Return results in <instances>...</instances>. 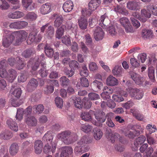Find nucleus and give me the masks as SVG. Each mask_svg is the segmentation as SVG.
Returning a JSON list of instances; mask_svg holds the SVG:
<instances>
[{
    "label": "nucleus",
    "instance_id": "473e14b6",
    "mask_svg": "<svg viewBox=\"0 0 157 157\" xmlns=\"http://www.w3.org/2000/svg\"><path fill=\"white\" fill-rule=\"evenodd\" d=\"M73 102L74 103L75 106L78 108L80 109L82 108V103L81 99L75 96L72 97Z\"/></svg>",
    "mask_w": 157,
    "mask_h": 157
},
{
    "label": "nucleus",
    "instance_id": "774afa93",
    "mask_svg": "<svg viewBox=\"0 0 157 157\" xmlns=\"http://www.w3.org/2000/svg\"><path fill=\"white\" fill-rule=\"evenodd\" d=\"M27 77L26 74L21 73L18 76V81L19 82H24L27 79Z\"/></svg>",
    "mask_w": 157,
    "mask_h": 157
},
{
    "label": "nucleus",
    "instance_id": "49530a36",
    "mask_svg": "<svg viewBox=\"0 0 157 157\" xmlns=\"http://www.w3.org/2000/svg\"><path fill=\"white\" fill-rule=\"evenodd\" d=\"M141 16L143 17L149 18L150 17L151 14L149 11L145 9H143L141 10Z\"/></svg>",
    "mask_w": 157,
    "mask_h": 157
},
{
    "label": "nucleus",
    "instance_id": "052dcab7",
    "mask_svg": "<svg viewBox=\"0 0 157 157\" xmlns=\"http://www.w3.org/2000/svg\"><path fill=\"white\" fill-rule=\"evenodd\" d=\"M81 86L86 87H88L89 85L88 80L87 78L84 77L81 78L80 79Z\"/></svg>",
    "mask_w": 157,
    "mask_h": 157
},
{
    "label": "nucleus",
    "instance_id": "58836bf2",
    "mask_svg": "<svg viewBox=\"0 0 157 157\" xmlns=\"http://www.w3.org/2000/svg\"><path fill=\"white\" fill-rule=\"evenodd\" d=\"M24 113V109L22 108H19L17 109L16 118L17 120L21 121L23 119V115Z\"/></svg>",
    "mask_w": 157,
    "mask_h": 157
},
{
    "label": "nucleus",
    "instance_id": "5701e85b",
    "mask_svg": "<svg viewBox=\"0 0 157 157\" xmlns=\"http://www.w3.org/2000/svg\"><path fill=\"white\" fill-rule=\"evenodd\" d=\"M13 133L9 130H5L0 134V138L4 140H9L13 136Z\"/></svg>",
    "mask_w": 157,
    "mask_h": 157
},
{
    "label": "nucleus",
    "instance_id": "37998d69",
    "mask_svg": "<svg viewBox=\"0 0 157 157\" xmlns=\"http://www.w3.org/2000/svg\"><path fill=\"white\" fill-rule=\"evenodd\" d=\"M34 112L35 113L39 114L42 113L44 109V106L42 105H39L33 107Z\"/></svg>",
    "mask_w": 157,
    "mask_h": 157
},
{
    "label": "nucleus",
    "instance_id": "8fccbe9b",
    "mask_svg": "<svg viewBox=\"0 0 157 157\" xmlns=\"http://www.w3.org/2000/svg\"><path fill=\"white\" fill-rule=\"evenodd\" d=\"M34 50L33 49H29L24 51L22 53L23 56L25 58H28L34 53Z\"/></svg>",
    "mask_w": 157,
    "mask_h": 157
},
{
    "label": "nucleus",
    "instance_id": "3c124183",
    "mask_svg": "<svg viewBox=\"0 0 157 157\" xmlns=\"http://www.w3.org/2000/svg\"><path fill=\"white\" fill-rule=\"evenodd\" d=\"M55 102L57 107L61 108L63 106V101L60 97H56L55 99Z\"/></svg>",
    "mask_w": 157,
    "mask_h": 157
},
{
    "label": "nucleus",
    "instance_id": "6e6552de",
    "mask_svg": "<svg viewBox=\"0 0 157 157\" xmlns=\"http://www.w3.org/2000/svg\"><path fill=\"white\" fill-rule=\"evenodd\" d=\"M94 112L90 110L89 112L83 111L80 115V117L82 120L86 121H90L92 120L91 114L94 113Z\"/></svg>",
    "mask_w": 157,
    "mask_h": 157
},
{
    "label": "nucleus",
    "instance_id": "680f3d73",
    "mask_svg": "<svg viewBox=\"0 0 157 157\" xmlns=\"http://www.w3.org/2000/svg\"><path fill=\"white\" fill-rule=\"evenodd\" d=\"M80 75L84 77H87L88 75V71L85 65L82 66V69L80 72Z\"/></svg>",
    "mask_w": 157,
    "mask_h": 157
},
{
    "label": "nucleus",
    "instance_id": "0e129e2a",
    "mask_svg": "<svg viewBox=\"0 0 157 157\" xmlns=\"http://www.w3.org/2000/svg\"><path fill=\"white\" fill-rule=\"evenodd\" d=\"M12 94L16 97L19 98L21 94V89L19 88H17L13 92Z\"/></svg>",
    "mask_w": 157,
    "mask_h": 157
},
{
    "label": "nucleus",
    "instance_id": "b1692460",
    "mask_svg": "<svg viewBox=\"0 0 157 157\" xmlns=\"http://www.w3.org/2000/svg\"><path fill=\"white\" fill-rule=\"evenodd\" d=\"M118 83L117 79L112 75H109L107 79L106 84L108 86H113L117 85Z\"/></svg>",
    "mask_w": 157,
    "mask_h": 157
},
{
    "label": "nucleus",
    "instance_id": "c756f323",
    "mask_svg": "<svg viewBox=\"0 0 157 157\" xmlns=\"http://www.w3.org/2000/svg\"><path fill=\"white\" fill-rule=\"evenodd\" d=\"M53 16L56 17L54 21V26L56 27H59L62 24L63 21V19L62 16H58L57 14H54Z\"/></svg>",
    "mask_w": 157,
    "mask_h": 157
},
{
    "label": "nucleus",
    "instance_id": "bb28decb",
    "mask_svg": "<svg viewBox=\"0 0 157 157\" xmlns=\"http://www.w3.org/2000/svg\"><path fill=\"white\" fill-rule=\"evenodd\" d=\"M40 10V12L42 14H47L51 11V4L50 3H46L41 6Z\"/></svg>",
    "mask_w": 157,
    "mask_h": 157
},
{
    "label": "nucleus",
    "instance_id": "4c0bfd02",
    "mask_svg": "<svg viewBox=\"0 0 157 157\" xmlns=\"http://www.w3.org/2000/svg\"><path fill=\"white\" fill-rule=\"evenodd\" d=\"M46 65L41 66V68L38 71V73L42 77H44L47 76L48 74V71L46 68Z\"/></svg>",
    "mask_w": 157,
    "mask_h": 157
},
{
    "label": "nucleus",
    "instance_id": "f257e3e1",
    "mask_svg": "<svg viewBox=\"0 0 157 157\" xmlns=\"http://www.w3.org/2000/svg\"><path fill=\"white\" fill-rule=\"evenodd\" d=\"M57 137L64 144L69 145L75 142L77 139V136L75 132L66 130L59 133Z\"/></svg>",
    "mask_w": 157,
    "mask_h": 157
},
{
    "label": "nucleus",
    "instance_id": "bf43d9fd",
    "mask_svg": "<svg viewBox=\"0 0 157 157\" xmlns=\"http://www.w3.org/2000/svg\"><path fill=\"white\" fill-rule=\"evenodd\" d=\"M59 81L63 86H67L69 83V80L65 76L61 77L59 79Z\"/></svg>",
    "mask_w": 157,
    "mask_h": 157
},
{
    "label": "nucleus",
    "instance_id": "c85d7f7f",
    "mask_svg": "<svg viewBox=\"0 0 157 157\" xmlns=\"http://www.w3.org/2000/svg\"><path fill=\"white\" fill-rule=\"evenodd\" d=\"M52 149L51 148V147L48 144L45 145L44 148V151L46 154H47L50 152H52V153H54L55 151L56 144L55 143H52Z\"/></svg>",
    "mask_w": 157,
    "mask_h": 157
},
{
    "label": "nucleus",
    "instance_id": "f704fd0d",
    "mask_svg": "<svg viewBox=\"0 0 157 157\" xmlns=\"http://www.w3.org/2000/svg\"><path fill=\"white\" fill-rule=\"evenodd\" d=\"M10 7V5L5 0H0V9L2 10H7Z\"/></svg>",
    "mask_w": 157,
    "mask_h": 157
},
{
    "label": "nucleus",
    "instance_id": "c9c22d12",
    "mask_svg": "<svg viewBox=\"0 0 157 157\" xmlns=\"http://www.w3.org/2000/svg\"><path fill=\"white\" fill-rule=\"evenodd\" d=\"M53 137L52 133L50 132H48L43 137V139L48 143H51L53 140Z\"/></svg>",
    "mask_w": 157,
    "mask_h": 157
},
{
    "label": "nucleus",
    "instance_id": "7c9ffc66",
    "mask_svg": "<svg viewBox=\"0 0 157 157\" xmlns=\"http://www.w3.org/2000/svg\"><path fill=\"white\" fill-rule=\"evenodd\" d=\"M99 21L100 25L102 26V24L105 26H107L108 25L109 23V21L106 14L101 16Z\"/></svg>",
    "mask_w": 157,
    "mask_h": 157
},
{
    "label": "nucleus",
    "instance_id": "20e7f679",
    "mask_svg": "<svg viewBox=\"0 0 157 157\" xmlns=\"http://www.w3.org/2000/svg\"><path fill=\"white\" fill-rule=\"evenodd\" d=\"M15 37L13 33L5 36L4 35L2 39V45L5 47H8L11 44L12 41L15 40Z\"/></svg>",
    "mask_w": 157,
    "mask_h": 157
},
{
    "label": "nucleus",
    "instance_id": "a878e982",
    "mask_svg": "<svg viewBox=\"0 0 157 157\" xmlns=\"http://www.w3.org/2000/svg\"><path fill=\"white\" fill-rule=\"evenodd\" d=\"M114 11L119 13L126 16L128 13V11L122 6H117L114 7Z\"/></svg>",
    "mask_w": 157,
    "mask_h": 157
},
{
    "label": "nucleus",
    "instance_id": "412c9836",
    "mask_svg": "<svg viewBox=\"0 0 157 157\" xmlns=\"http://www.w3.org/2000/svg\"><path fill=\"white\" fill-rule=\"evenodd\" d=\"M141 36L144 39H150L153 36V33L151 29H144L142 30Z\"/></svg>",
    "mask_w": 157,
    "mask_h": 157
},
{
    "label": "nucleus",
    "instance_id": "f03ea898",
    "mask_svg": "<svg viewBox=\"0 0 157 157\" xmlns=\"http://www.w3.org/2000/svg\"><path fill=\"white\" fill-rule=\"evenodd\" d=\"M15 37L16 44L18 45L21 42L22 40H25L28 36V33L24 30H20L13 33Z\"/></svg>",
    "mask_w": 157,
    "mask_h": 157
},
{
    "label": "nucleus",
    "instance_id": "2eb2a0df",
    "mask_svg": "<svg viewBox=\"0 0 157 157\" xmlns=\"http://www.w3.org/2000/svg\"><path fill=\"white\" fill-rule=\"evenodd\" d=\"M73 7V2L71 0H68L63 4V8L65 12H69L72 10Z\"/></svg>",
    "mask_w": 157,
    "mask_h": 157
},
{
    "label": "nucleus",
    "instance_id": "603ef678",
    "mask_svg": "<svg viewBox=\"0 0 157 157\" xmlns=\"http://www.w3.org/2000/svg\"><path fill=\"white\" fill-rule=\"evenodd\" d=\"M88 98L91 100H96L100 99L99 95L94 93H90L88 94Z\"/></svg>",
    "mask_w": 157,
    "mask_h": 157
},
{
    "label": "nucleus",
    "instance_id": "393cba45",
    "mask_svg": "<svg viewBox=\"0 0 157 157\" xmlns=\"http://www.w3.org/2000/svg\"><path fill=\"white\" fill-rule=\"evenodd\" d=\"M25 123L29 126H34L36 125L37 123L35 118L33 116H30L25 119Z\"/></svg>",
    "mask_w": 157,
    "mask_h": 157
},
{
    "label": "nucleus",
    "instance_id": "4be33fe9",
    "mask_svg": "<svg viewBox=\"0 0 157 157\" xmlns=\"http://www.w3.org/2000/svg\"><path fill=\"white\" fill-rule=\"evenodd\" d=\"M21 2L23 7L29 10L34 8V4L32 0H22Z\"/></svg>",
    "mask_w": 157,
    "mask_h": 157
},
{
    "label": "nucleus",
    "instance_id": "9d476101",
    "mask_svg": "<svg viewBox=\"0 0 157 157\" xmlns=\"http://www.w3.org/2000/svg\"><path fill=\"white\" fill-rule=\"evenodd\" d=\"M95 118L101 123L104 122L106 120L105 114L103 111H99L94 113Z\"/></svg>",
    "mask_w": 157,
    "mask_h": 157
},
{
    "label": "nucleus",
    "instance_id": "09e8293b",
    "mask_svg": "<svg viewBox=\"0 0 157 157\" xmlns=\"http://www.w3.org/2000/svg\"><path fill=\"white\" fill-rule=\"evenodd\" d=\"M64 29L62 26L58 28L56 33V37L58 39H60L64 33Z\"/></svg>",
    "mask_w": 157,
    "mask_h": 157
},
{
    "label": "nucleus",
    "instance_id": "39448f33",
    "mask_svg": "<svg viewBox=\"0 0 157 157\" xmlns=\"http://www.w3.org/2000/svg\"><path fill=\"white\" fill-rule=\"evenodd\" d=\"M94 36L95 39L98 41L102 40L104 36V32L100 27H97L94 31Z\"/></svg>",
    "mask_w": 157,
    "mask_h": 157
},
{
    "label": "nucleus",
    "instance_id": "6e6d98bb",
    "mask_svg": "<svg viewBox=\"0 0 157 157\" xmlns=\"http://www.w3.org/2000/svg\"><path fill=\"white\" fill-rule=\"evenodd\" d=\"M8 75L11 78V80L13 81L17 77V72L15 70L11 69L8 71Z\"/></svg>",
    "mask_w": 157,
    "mask_h": 157
},
{
    "label": "nucleus",
    "instance_id": "4468645a",
    "mask_svg": "<svg viewBox=\"0 0 157 157\" xmlns=\"http://www.w3.org/2000/svg\"><path fill=\"white\" fill-rule=\"evenodd\" d=\"M140 3L135 1H130L127 3V7L130 10H137L139 8Z\"/></svg>",
    "mask_w": 157,
    "mask_h": 157
},
{
    "label": "nucleus",
    "instance_id": "c03bdc74",
    "mask_svg": "<svg viewBox=\"0 0 157 157\" xmlns=\"http://www.w3.org/2000/svg\"><path fill=\"white\" fill-rule=\"evenodd\" d=\"M62 42L67 46L71 45V39L69 36H65L62 37Z\"/></svg>",
    "mask_w": 157,
    "mask_h": 157
},
{
    "label": "nucleus",
    "instance_id": "0eeeda50",
    "mask_svg": "<svg viewBox=\"0 0 157 157\" xmlns=\"http://www.w3.org/2000/svg\"><path fill=\"white\" fill-rule=\"evenodd\" d=\"M131 76L132 78L137 85L142 84L144 81V79L143 77L135 73H131Z\"/></svg>",
    "mask_w": 157,
    "mask_h": 157
},
{
    "label": "nucleus",
    "instance_id": "1a4fd4ad",
    "mask_svg": "<svg viewBox=\"0 0 157 157\" xmlns=\"http://www.w3.org/2000/svg\"><path fill=\"white\" fill-rule=\"evenodd\" d=\"M38 84V82L36 79L33 78L29 82L27 86V89L29 91H32L35 90Z\"/></svg>",
    "mask_w": 157,
    "mask_h": 157
},
{
    "label": "nucleus",
    "instance_id": "dca6fc26",
    "mask_svg": "<svg viewBox=\"0 0 157 157\" xmlns=\"http://www.w3.org/2000/svg\"><path fill=\"white\" fill-rule=\"evenodd\" d=\"M123 70V69L121 66L116 65L113 69L112 73L114 75L120 77L122 76Z\"/></svg>",
    "mask_w": 157,
    "mask_h": 157
},
{
    "label": "nucleus",
    "instance_id": "e433bc0d",
    "mask_svg": "<svg viewBox=\"0 0 157 157\" xmlns=\"http://www.w3.org/2000/svg\"><path fill=\"white\" fill-rule=\"evenodd\" d=\"M107 31L112 36H115L117 33L116 27L114 25H112L108 27L107 28Z\"/></svg>",
    "mask_w": 157,
    "mask_h": 157
},
{
    "label": "nucleus",
    "instance_id": "4d7b16f0",
    "mask_svg": "<svg viewBox=\"0 0 157 157\" xmlns=\"http://www.w3.org/2000/svg\"><path fill=\"white\" fill-rule=\"evenodd\" d=\"M147 141L148 143L151 145H154L156 144V141L155 139L149 134H146Z\"/></svg>",
    "mask_w": 157,
    "mask_h": 157
},
{
    "label": "nucleus",
    "instance_id": "aec40b11",
    "mask_svg": "<svg viewBox=\"0 0 157 157\" xmlns=\"http://www.w3.org/2000/svg\"><path fill=\"white\" fill-rule=\"evenodd\" d=\"M43 144L42 142L40 140L35 141L34 143V149L35 152L36 154H39L42 152Z\"/></svg>",
    "mask_w": 157,
    "mask_h": 157
},
{
    "label": "nucleus",
    "instance_id": "72a5a7b5",
    "mask_svg": "<svg viewBox=\"0 0 157 157\" xmlns=\"http://www.w3.org/2000/svg\"><path fill=\"white\" fill-rule=\"evenodd\" d=\"M54 29L51 26H48L46 31L45 36L48 38H51L54 36Z\"/></svg>",
    "mask_w": 157,
    "mask_h": 157
},
{
    "label": "nucleus",
    "instance_id": "864d4df0",
    "mask_svg": "<svg viewBox=\"0 0 157 157\" xmlns=\"http://www.w3.org/2000/svg\"><path fill=\"white\" fill-rule=\"evenodd\" d=\"M90 142V141L88 140L87 137L86 136H84L77 142V144L78 145H84Z\"/></svg>",
    "mask_w": 157,
    "mask_h": 157
},
{
    "label": "nucleus",
    "instance_id": "ea45409f",
    "mask_svg": "<svg viewBox=\"0 0 157 157\" xmlns=\"http://www.w3.org/2000/svg\"><path fill=\"white\" fill-rule=\"evenodd\" d=\"M24 113V109L22 108H19L17 109L16 118L17 120L21 121L23 119V115Z\"/></svg>",
    "mask_w": 157,
    "mask_h": 157
},
{
    "label": "nucleus",
    "instance_id": "a19ab883",
    "mask_svg": "<svg viewBox=\"0 0 157 157\" xmlns=\"http://www.w3.org/2000/svg\"><path fill=\"white\" fill-rule=\"evenodd\" d=\"M17 62L16 63V67L18 70L21 69L25 66V64L24 62L19 57H17Z\"/></svg>",
    "mask_w": 157,
    "mask_h": 157
},
{
    "label": "nucleus",
    "instance_id": "338daca9",
    "mask_svg": "<svg viewBox=\"0 0 157 157\" xmlns=\"http://www.w3.org/2000/svg\"><path fill=\"white\" fill-rule=\"evenodd\" d=\"M120 21L121 24L124 27L125 25H127L128 24H129L128 19L126 17H123L120 19Z\"/></svg>",
    "mask_w": 157,
    "mask_h": 157
},
{
    "label": "nucleus",
    "instance_id": "13d9d810",
    "mask_svg": "<svg viewBox=\"0 0 157 157\" xmlns=\"http://www.w3.org/2000/svg\"><path fill=\"white\" fill-rule=\"evenodd\" d=\"M155 71L152 68H149L148 70V76L150 79L154 82L155 80Z\"/></svg>",
    "mask_w": 157,
    "mask_h": 157
},
{
    "label": "nucleus",
    "instance_id": "7ed1b4c3",
    "mask_svg": "<svg viewBox=\"0 0 157 157\" xmlns=\"http://www.w3.org/2000/svg\"><path fill=\"white\" fill-rule=\"evenodd\" d=\"M42 36L40 34L37 35V33L35 31L31 32L29 35L27 42L29 44L33 42H39L41 39Z\"/></svg>",
    "mask_w": 157,
    "mask_h": 157
},
{
    "label": "nucleus",
    "instance_id": "de8ad7c7",
    "mask_svg": "<svg viewBox=\"0 0 157 157\" xmlns=\"http://www.w3.org/2000/svg\"><path fill=\"white\" fill-rule=\"evenodd\" d=\"M133 17L134 18L138 19L140 21L142 22H144L147 21V19L144 17H140L139 13L136 12H134L132 13V17Z\"/></svg>",
    "mask_w": 157,
    "mask_h": 157
},
{
    "label": "nucleus",
    "instance_id": "79ce46f5",
    "mask_svg": "<svg viewBox=\"0 0 157 157\" xmlns=\"http://www.w3.org/2000/svg\"><path fill=\"white\" fill-rule=\"evenodd\" d=\"M81 129L84 132L88 133L92 129V127L88 124H83L81 127Z\"/></svg>",
    "mask_w": 157,
    "mask_h": 157
},
{
    "label": "nucleus",
    "instance_id": "ddd939ff",
    "mask_svg": "<svg viewBox=\"0 0 157 157\" xmlns=\"http://www.w3.org/2000/svg\"><path fill=\"white\" fill-rule=\"evenodd\" d=\"M100 0H91L88 4L89 9L91 11L95 10L100 5Z\"/></svg>",
    "mask_w": 157,
    "mask_h": 157
},
{
    "label": "nucleus",
    "instance_id": "423d86ee",
    "mask_svg": "<svg viewBox=\"0 0 157 157\" xmlns=\"http://www.w3.org/2000/svg\"><path fill=\"white\" fill-rule=\"evenodd\" d=\"M130 94L131 97L137 100L142 98L143 96V92L137 89L132 88L130 89Z\"/></svg>",
    "mask_w": 157,
    "mask_h": 157
},
{
    "label": "nucleus",
    "instance_id": "9b49d317",
    "mask_svg": "<svg viewBox=\"0 0 157 157\" xmlns=\"http://www.w3.org/2000/svg\"><path fill=\"white\" fill-rule=\"evenodd\" d=\"M146 140L145 136L142 135L137 138L134 142V147L132 148V150L133 151H136L137 150V147L139 144H141L143 143Z\"/></svg>",
    "mask_w": 157,
    "mask_h": 157
},
{
    "label": "nucleus",
    "instance_id": "cd10ccee",
    "mask_svg": "<svg viewBox=\"0 0 157 157\" xmlns=\"http://www.w3.org/2000/svg\"><path fill=\"white\" fill-rule=\"evenodd\" d=\"M110 140L111 142L112 143L117 140H119V141L122 142L123 137L120 135L117 132H113L110 134Z\"/></svg>",
    "mask_w": 157,
    "mask_h": 157
},
{
    "label": "nucleus",
    "instance_id": "f3484780",
    "mask_svg": "<svg viewBox=\"0 0 157 157\" xmlns=\"http://www.w3.org/2000/svg\"><path fill=\"white\" fill-rule=\"evenodd\" d=\"M19 149V144L16 143H13L12 144L10 147L9 152L12 156L15 155L18 151Z\"/></svg>",
    "mask_w": 157,
    "mask_h": 157
},
{
    "label": "nucleus",
    "instance_id": "6ab92c4d",
    "mask_svg": "<svg viewBox=\"0 0 157 157\" xmlns=\"http://www.w3.org/2000/svg\"><path fill=\"white\" fill-rule=\"evenodd\" d=\"M6 124L8 127L12 130L17 132L18 130L17 124L12 119H10L6 121Z\"/></svg>",
    "mask_w": 157,
    "mask_h": 157
},
{
    "label": "nucleus",
    "instance_id": "a18cd8bd",
    "mask_svg": "<svg viewBox=\"0 0 157 157\" xmlns=\"http://www.w3.org/2000/svg\"><path fill=\"white\" fill-rule=\"evenodd\" d=\"M62 152H63L65 154L67 155L68 156L69 155H71L73 152L72 148L68 146H66L62 147Z\"/></svg>",
    "mask_w": 157,
    "mask_h": 157
},
{
    "label": "nucleus",
    "instance_id": "e2e57ef3",
    "mask_svg": "<svg viewBox=\"0 0 157 157\" xmlns=\"http://www.w3.org/2000/svg\"><path fill=\"white\" fill-rule=\"evenodd\" d=\"M66 29H71L72 31L74 29H75L76 27V25L73 24L71 21H68L66 26Z\"/></svg>",
    "mask_w": 157,
    "mask_h": 157
},
{
    "label": "nucleus",
    "instance_id": "a211bd4d",
    "mask_svg": "<svg viewBox=\"0 0 157 157\" xmlns=\"http://www.w3.org/2000/svg\"><path fill=\"white\" fill-rule=\"evenodd\" d=\"M78 25L80 28L82 29H86L88 25V21L85 17L81 16L78 20Z\"/></svg>",
    "mask_w": 157,
    "mask_h": 157
},
{
    "label": "nucleus",
    "instance_id": "5fc2aeb1",
    "mask_svg": "<svg viewBox=\"0 0 157 157\" xmlns=\"http://www.w3.org/2000/svg\"><path fill=\"white\" fill-rule=\"evenodd\" d=\"M54 90V87L52 85L49 84L46 86L44 89V91L46 94H51L53 92Z\"/></svg>",
    "mask_w": 157,
    "mask_h": 157
},
{
    "label": "nucleus",
    "instance_id": "f8f14e48",
    "mask_svg": "<svg viewBox=\"0 0 157 157\" xmlns=\"http://www.w3.org/2000/svg\"><path fill=\"white\" fill-rule=\"evenodd\" d=\"M24 15V14L22 12L16 11L14 12L9 13L7 15V17L10 19H17L21 18Z\"/></svg>",
    "mask_w": 157,
    "mask_h": 157
},
{
    "label": "nucleus",
    "instance_id": "2f4dec72",
    "mask_svg": "<svg viewBox=\"0 0 157 157\" xmlns=\"http://www.w3.org/2000/svg\"><path fill=\"white\" fill-rule=\"evenodd\" d=\"M94 136L96 140H99L102 136V132L100 129L95 128L94 131Z\"/></svg>",
    "mask_w": 157,
    "mask_h": 157
},
{
    "label": "nucleus",
    "instance_id": "69168bd1",
    "mask_svg": "<svg viewBox=\"0 0 157 157\" xmlns=\"http://www.w3.org/2000/svg\"><path fill=\"white\" fill-rule=\"evenodd\" d=\"M134 104V103L131 100H130L128 101L126 103L123 104L122 105L124 108L126 109H128L132 107Z\"/></svg>",
    "mask_w": 157,
    "mask_h": 157
}]
</instances>
